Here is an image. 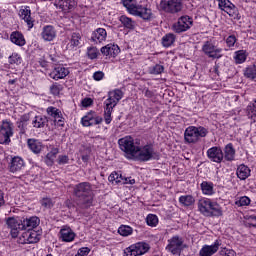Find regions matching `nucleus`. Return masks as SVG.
<instances>
[{
    "instance_id": "f257e3e1",
    "label": "nucleus",
    "mask_w": 256,
    "mask_h": 256,
    "mask_svg": "<svg viewBox=\"0 0 256 256\" xmlns=\"http://www.w3.org/2000/svg\"><path fill=\"white\" fill-rule=\"evenodd\" d=\"M74 195L77 198L78 209H89L93 206V189L91 183L81 182L74 187Z\"/></svg>"
},
{
    "instance_id": "f03ea898",
    "label": "nucleus",
    "mask_w": 256,
    "mask_h": 256,
    "mask_svg": "<svg viewBox=\"0 0 256 256\" xmlns=\"http://www.w3.org/2000/svg\"><path fill=\"white\" fill-rule=\"evenodd\" d=\"M123 95L124 93L123 91H121V89H115L108 92V99L105 101V107H104V121L106 125H109L113 120L111 118L113 109H115L119 101L123 99Z\"/></svg>"
},
{
    "instance_id": "7ed1b4c3",
    "label": "nucleus",
    "mask_w": 256,
    "mask_h": 256,
    "mask_svg": "<svg viewBox=\"0 0 256 256\" xmlns=\"http://www.w3.org/2000/svg\"><path fill=\"white\" fill-rule=\"evenodd\" d=\"M207 133L209 131L203 126H189L184 132V141L185 143L195 145L201 137H207Z\"/></svg>"
},
{
    "instance_id": "20e7f679",
    "label": "nucleus",
    "mask_w": 256,
    "mask_h": 256,
    "mask_svg": "<svg viewBox=\"0 0 256 256\" xmlns=\"http://www.w3.org/2000/svg\"><path fill=\"white\" fill-rule=\"evenodd\" d=\"M155 158V150L151 145H145L143 147L137 146L132 159L136 161H151V159Z\"/></svg>"
},
{
    "instance_id": "39448f33",
    "label": "nucleus",
    "mask_w": 256,
    "mask_h": 256,
    "mask_svg": "<svg viewBox=\"0 0 256 256\" xmlns=\"http://www.w3.org/2000/svg\"><path fill=\"white\" fill-rule=\"evenodd\" d=\"M11 137H13V123L3 120L0 126V145H9Z\"/></svg>"
},
{
    "instance_id": "423d86ee",
    "label": "nucleus",
    "mask_w": 256,
    "mask_h": 256,
    "mask_svg": "<svg viewBox=\"0 0 256 256\" xmlns=\"http://www.w3.org/2000/svg\"><path fill=\"white\" fill-rule=\"evenodd\" d=\"M118 145L126 155H130L133 157L135 155V151H137V145H135V140L131 136H126L118 140Z\"/></svg>"
},
{
    "instance_id": "0eeeda50",
    "label": "nucleus",
    "mask_w": 256,
    "mask_h": 256,
    "mask_svg": "<svg viewBox=\"0 0 256 256\" xmlns=\"http://www.w3.org/2000/svg\"><path fill=\"white\" fill-rule=\"evenodd\" d=\"M160 9L165 13H179L183 9L181 0H162L160 2Z\"/></svg>"
},
{
    "instance_id": "6e6552de",
    "label": "nucleus",
    "mask_w": 256,
    "mask_h": 256,
    "mask_svg": "<svg viewBox=\"0 0 256 256\" xmlns=\"http://www.w3.org/2000/svg\"><path fill=\"white\" fill-rule=\"evenodd\" d=\"M149 251V244L145 242H138L124 250V256H138L144 255Z\"/></svg>"
},
{
    "instance_id": "1a4fd4ad",
    "label": "nucleus",
    "mask_w": 256,
    "mask_h": 256,
    "mask_svg": "<svg viewBox=\"0 0 256 256\" xmlns=\"http://www.w3.org/2000/svg\"><path fill=\"white\" fill-rule=\"evenodd\" d=\"M166 249L172 253V255H181V251H183V238L177 235L173 236L168 240Z\"/></svg>"
},
{
    "instance_id": "9d476101",
    "label": "nucleus",
    "mask_w": 256,
    "mask_h": 256,
    "mask_svg": "<svg viewBox=\"0 0 256 256\" xmlns=\"http://www.w3.org/2000/svg\"><path fill=\"white\" fill-rule=\"evenodd\" d=\"M202 51L205 55H208L211 59H221L223 57V49L213 45V43L206 41L202 46Z\"/></svg>"
},
{
    "instance_id": "9b49d317",
    "label": "nucleus",
    "mask_w": 256,
    "mask_h": 256,
    "mask_svg": "<svg viewBox=\"0 0 256 256\" xmlns=\"http://www.w3.org/2000/svg\"><path fill=\"white\" fill-rule=\"evenodd\" d=\"M218 2V7L221 11H224L229 15V17H233V19H237L239 15V10L236 8L234 4L229 0H216Z\"/></svg>"
},
{
    "instance_id": "f8f14e48",
    "label": "nucleus",
    "mask_w": 256,
    "mask_h": 256,
    "mask_svg": "<svg viewBox=\"0 0 256 256\" xmlns=\"http://www.w3.org/2000/svg\"><path fill=\"white\" fill-rule=\"evenodd\" d=\"M81 123L83 127H93V125H101L103 118L98 116L94 111H90L82 117Z\"/></svg>"
},
{
    "instance_id": "ddd939ff",
    "label": "nucleus",
    "mask_w": 256,
    "mask_h": 256,
    "mask_svg": "<svg viewBox=\"0 0 256 256\" xmlns=\"http://www.w3.org/2000/svg\"><path fill=\"white\" fill-rule=\"evenodd\" d=\"M193 25V18L189 16H182L178 19V22L173 25V30L175 33H183L188 29H191Z\"/></svg>"
},
{
    "instance_id": "4468645a",
    "label": "nucleus",
    "mask_w": 256,
    "mask_h": 256,
    "mask_svg": "<svg viewBox=\"0 0 256 256\" xmlns=\"http://www.w3.org/2000/svg\"><path fill=\"white\" fill-rule=\"evenodd\" d=\"M6 225L11 229L10 233L14 238L19 236V231H23V228L21 227L23 225L22 220L10 217L6 220Z\"/></svg>"
},
{
    "instance_id": "2eb2a0df",
    "label": "nucleus",
    "mask_w": 256,
    "mask_h": 256,
    "mask_svg": "<svg viewBox=\"0 0 256 256\" xmlns=\"http://www.w3.org/2000/svg\"><path fill=\"white\" fill-rule=\"evenodd\" d=\"M132 15H135L136 17H141V19H144V21H149L153 13L151 12V9L136 4V7L134 8Z\"/></svg>"
},
{
    "instance_id": "dca6fc26",
    "label": "nucleus",
    "mask_w": 256,
    "mask_h": 256,
    "mask_svg": "<svg viewBox=\"0 0 256 256\" xmlns=\"http://www.w3.org/2000/svg\"><path fill=\"white\" fill-rule=\"evenodd\" d=\"M207 157L210 161H213V163H221L224 157L223 150L217 146L209 148L207 150Z\"/></svg>"
},
{
    "instance_id": "f3484780",
    "label": "nucleus",
    "mask_w": 256,
    "mask_h": 256,
    "mask_svg": "<svg viewBox=\"0 0 256 256\" xmlns=\"http://www.w3.org/2000/svg\"><path fill=\"white\" fill-rule=\"evenodd\" d=\"M39 223H41V220L37 216L24 218L22 220L21 228L23 229V231H33V229H35L36 227H39Z\"/></svg>"
},
{
    "instance_id": "a211bd4d",
    "label": "nucleus",
    "mask_w": 256,
    "mask_h": 256,
    "mask_svg": "<svg viewBox=\"0 0 256 256\" xmlns=\"http://www.w3.org/2000/svg\"><path fill=\"white\" fill-rule=\"evenodd\" d=\"M54 5L64 13H69V11H73L77 7V2L75 0H57Z\"/></svg>"
},
{
    "instance_id": "6ab92c4d",
    "label": "nucleus",
    "mask_w": 256,
    "mask_h": 256,
    "mask_svg": "<svg viewBox=\"0 0 256 256\" xmlns=\"http://www.w3.org/2000/svg\"><path fill=\"white\" fill-rule=\"evenodd\" d=\"M107 40V30H105L104 28H97L96 30H94L92 32L90 41H92V43H103V41Z\"/></svg>"
},
{
    "instance_id": "aec40b11",
    "label": "nucleus",
    "mask_w": 256,
    "mask_h": 256,
    "mask_svg": "<svg viewBox=\"0 0 256 256\" xmlns=\"http://www.w3.org/2000/svg\"><path fill=\"white\" fill-rule=\"evenodd\" d=\"M41 37L44 41H53L57 37V30L51 25L43 27Z\"/></svg>"
},
{
    "instance_id": "412c9836",
    "label": "nucleus",
    "mask_w": 256,
    "mask_h": 256,
    "mask_svg": "<svg viewBox=\"0 0 256 256\" xmlns=\"http://www.w3.org/2000/svg\"><path fill=\"white\" fill-rule=\"evenodd\" d=\"M102 55H105L106 57H117L121 50L119 49L118 45L115 44H107L106 46L101 48Z\"/></svg>"
},
{
    "instance_id": "4be33fe9",
    "label": "nucleus",
    "mask_w": 256,
    "mask_h": 256,
    "mask_svg": "<svg viewBox=\"0 0 256 256\" xmlns=\"http://www.w3.org/2000/svg\"><path fill=\"white\" fill-rule=\"evenodd\" d=\"M25 168V162L21 157H14L9 165L10 173H21Z\"/></svg>"
},
{
    "instance_id": "5701e85b",
    "label": "nucleus",
    "mask_w": 256,
    "mask_h": 256,
    "mask_svg": "<svg viewBox=\"0 0 256 256\" xmlns=\"http://www.w3.org/2000/svg\"><path fill=\"white\" fill-rule=\"evenodd\" d=\"M69 75V70L63 66H58L50 73L51 79L59 81V79H65Z\"/></svg>"
},
{
    "instance_id": "b1692460",
    "label": "nucleus",
    "mask_w": 256,
    "mask_h": 256,
    "mask_svg": "<svg viewBox=\"0 0 256 256\" xmlns=\"http://www.w3.org/2000/svg\"><path fill=\"white\" fill-rule=\"evenodd\" d=\"M212 201L209 199H201L198 201V211L204 215V217H209Z\"/></svg>"
},
{
    "instance_id": "393cba45",
    "label": "nucleus",
    "mask_w": 256,
    "mask_h": 256,
    "mask_svg": "<svg viewBox=\"0 0 256 256\" xmlns=\"http://www.w3.org/2000/svg\"><path fill=\"white\" fill-rule=\"evenodd\" d=\"M219 251V243L213 245H204L199 251V256H213Z\"/></svg>"
},
{
    "instance_id": "a878e982",
    "label": "nucleus",
    "mask_w": 256,
    "mask_h": 256,
    "mask_svg": "<svg viewBox=\"0 0 256 256\" xmlns=\"http://www.w3.org/2000/svg\"><path fill=\"white\" fill-rule=\"evenodd\" d=\"M49 123V119L46 116L38 115L32 120V125L34 129H43Z\"/></svg>"
},
{
    "instance_id": "bb28decb",
    "label": "nucleus",
    "mask_w": 256,
    "mask_h": 256,
    "mask_svg": "<svg viewBox=\"0 0 256 256\" xmlns=\"http://www.w3.org/2000/svg\"><path fill=\"white\" fill-rule=\"evenodd\" d=\"M22 237L27 241V243H39V234L35 230H26L22 234Z\"/></svg>"
},
{
    "instance_id": "cd10ccee",
    "label": "nucleus",
    "mask_w": 256,
    "mask_h": 256,
    "mask_svg": "<svg viewBox=\"0 0 256 256\" xmlns=\"http://www.w3.org/2000/svg\"><path fill=\"white\" fill-rule=\"evenodd\" d=\"M10 40L14 43V45H18V47H23L26 43L25 36L19 31H14L10 35Z\"/></svg>"
},
{
    "instance_id": "c85d7f7f",
    "label": "nucleus",
    "mask_w": 256,
    "mask_h": 256,
    "mask_svg": "<svg viewBox=\"0 0 256 256\" xmlns=\"http://www.w3.org/2000/svg\"><path fill=\"white\" fill-rule=\"evenodd\" d=\"M62 241L65 243H71L75 239V232L71 228H62L60 230Z\"/></svg>"
},
{
    "instance_id": "c756f323",
    "label": "nucleus",
    "mask_w": 256,
    "mask_h": 256,
    "mask_svg": "<svg viewBox=\"0 0 256 256\" xmlns=\"http://www.w3.org/2000/svg\"><path fill=\"white\" fill-rule=\"evenodd\" d=\"M236 175L241 181H245L247 177L251 175V169L246 165L242 164L237 168Z\"/></svg>"
},
{
    "instance_id": "7c9ffc66",
    "label": "nucleus",
    "mask_w": 256,
    "mask_h": 256,
    "mask_svg": "<svg viewBox=\"0 0 256 256\" xmlns=\"http://www.w3.org/2000/svg\"><path fill=\"white\" fill-rule=\"evenodd\" d=\"M29 149L38 155V153H41V150L43 149V145L41 142L37 139H28L27 140Z\"/></svg>"
},
{
    "instance_id": "2f4dec72",
    "label": "nucleus",
    "mask_w": 256,
    "mask_h": 256,
    "mask_svg": "<svg viewBox=\"0 0 256 256\" xmlns=\"http://www.w3.org/2000/svg\"><path fill=\"white\" fill-rule=\"evenodd\" d=\"M81 45V34L74 32L71 35L70 42L67 44V49H75V47H79Z\"/></svg>"
},
{
    "instance_id": "473e14b6",
    "label": "nucleus",
    "mask_w": 256,
    "mask_h": 256,
    "mask_svg": "<svg viewBox=\"0 0 256 256\" xmlns=\"http://www.w3.org/2000/svg\"><path fill=\"white\" fill-rule=\"evenodd\" d=\"M59 154V148H52L51 151L45 157L46 165L50 166L53 165L57 155Z\"/></svg>"
},
{
    "instance_id": "72a5a7b5",
    "label": "nucleus",
    "mask_w": 256,
    "mask_h": 256,
    "mask_svg": "<svg viewBox=\"0 0 256 256\" xmlns=\"http://www.w3.org/2000/svg\"><path fill=\"white\" fill-rule=\"evenodd\" d=\"M119 21L122 23L123 27H125L126 29H130V31H133V29H135V21H133V19L125 16V15H122L120 18H119Z\"/></svg>"
},
{
    "instance_id": "f704fd0d",
    "label": "nucleus",
    "mask_w": 256,
    "mask_h": 256,
    "mask_svg": "<svg viewBox=\"0 0 256 256\" xmlns=\"http://www.w3.org/2000/svg\"><path fill=\"white\" fill-rule=\"evenodd\" d=\"M224 159H226V161H233L235 159V149L233 148V144L226 145L224 149Z\"/></svg>"
},
{
    "instance_id": "c9c22d12",
    "label": "nucleus",
    "mask_w": 256,
    "mask_h": 256,
    "mask_svg": "<svg viewBox=\"0 0 256 256\" xmlns=\"http://www.w3.org/2000/svg\"><path fill=\"white\" fill-rule=\"evenodd\" d=\"M209 213L208 217H221V215H223V210H221L219 204L212 202Z\"/></svg>"
},
{
    "instance_id": "e433bc0d",
    "label": "nucleus",
    "mask_w": 256,
    "mask_h": 256,
    "mask_svg": "<svg viewBox=\"0 0 256 256\" xmlns=\"http://www.w3.org/2000/svg\"><path fill=\"white\" fill-rule=\"evenodd\" d=\"M179 203L184 205V207H191V205L195 203V198H193L191 195L180 196Z\"/></svg>"
},
{
    "instance_id": "4c0bfd02",
    "label": "nucleus",
    "mask_w": 256,
    "mask_h": 256,
    "mask_svg": "<svg viewBox=\"0 0 256 256\" xmlns=\"http://www.w3.org/2000/svg\"><path fill=\"white\" fill-rule=\"evenodd\" d=\"M174 43H175V36L172 33H168L162 38L163 47H171V45H173Z\"/></svg>"
},
{
    "instance_id": "58836bf2",
    "label": "nucleus",
    "mask_w": 256,
    "mask_h": 256,
    "mask_svg": "<svg viewBox=\"0 0 256 256\" xmlns=\"http://www.w3.org/2000/svg\"><path fill=\"white\" fill-rule=\"evenodd\" d=\"M46 111L50 117H53L54 121L61 118V111L53 106L48 107Z\"/></svg>"
},
{
    "instance_id": "ea45409f",
    "label": "nucleus",
    "mask_w": 256,
    "mask_h": 256,
    "mask_svg": "<svg viewBox=\"0 0 256 256\" xmlns=\"http://www.w3.org/2000/svg\"><path fill=\"white\" fill-rule=\"evenodd\" d=\"M201 189L204 195H213V183L204 181L201 183Z\"/></svg>"
},
{
    "instance_id": "a19ab883",
    "label": "nucleus",
    "mask_w": 256,
    "mask_h": 256,
    "mask_svg": "<svg viewBox=\"0 0 256 256\" xmlns=\"http://www.w3.org/2000/svg\"><path fill=\"white\" fill-rule=\"evenodd\" d=\"M118 233L122 237H129V235H131V233H133V228H131L130 226H127V225H122L118 228Z\"/></svg>"
},
{
    "instance_id": "79ce46f5",
    "label": "nucleus",
    "mask_w": 256,
    "mask_h": 256,
    "mask_svg": "<svg viewBox=\"0 0 256 256\" xmlns=\"http://www.w3.org/2000/svg\"><path fill=\"white\" fill-rule=\"evenodd\" d=\"M146 223L149 225V227H157L159 223V218L155 214H149L146 217Z\"/></svg>"
},
{
    "instance_id": "37998d69",
    "label": "nucleus",
    "mask_w": 256,
    "mask_h": 256,
    "mask_svg": "<svg viewBox=\"0 0 256 256\" xmlns=\"http://www.w3.org/2000/svg\"><path fill=\"white\" fill-rule=\"evenodd\" d=\"M134 2L135 0H122L124 7L127 9L128 13H130V15L133 14V11H135V7H137V4H135Z\"/></svg>"
},
{
    "instance_id": "c03bdc74",
    "label": "nucleus",
    "mask_w": 256,
    "mask_h": 256,
    "mask_svg": "<svg viewBox=\"0 0 256 256\" xmlns=\"http://www.w3.org/2000/svg\"><path fill=\"white\" fill-rule=\"evenodd\" d=\"M123 179V176L117 172H112L109 177H108V181H110V183H121Z\"/></svg>"
},
{
    "instance_id": "a18cd8bd",
    "label": "nucleus",
    "mask_w": 256,
    "mask_h": 256,
    "mask_svg": "<svg viewBox=\"0 0 256 256\" xmlns=\"http://www.w3.org/2000/svg\"><path fill=\"white\" fill-rule=\"evenodd\" d=\"M245 77L248 79H252L253 81H256V66L247 68L244 72Z\"/></svg>"
},
{
    "instance_id": "49530a36",
    "label": "nucleus",
    "mask_w": 256,
    "mask_h": 256,
    "mask_svg": "<svg viewBox=\"0 0 256 256\" xmlns=\"http://www.w3.org/2000/svg\"><path fill=\"white\" fill-rule=\"evenodd\" d=\"M149 71H150L151 75H161V73H163V71H165V68L163 67V65L156 64V65L150 67Z\"/></svg>"
},
{
    "instance_id": "de8ad7c7",
    "label": "nucleus",
    "mask_w": 256,
    "mask_h": 256,
    "mask_svg": "<svg viewBox=\"0 0 256 256\" xmlns=\"http://www.w3.org/2000/svg\"><path fill=\"white\" fill-rule=\"evenodd\" d=\"M248 115L256 122V100L247 107Z\"/></svg>"
},
{
    "instance_id": "09e8293b",
    "label": "nucleus",
    "mask_w": 256,
    "mask_h": 256,
    "mask_svg": "<svg viewBox=\"0 0 256 256\" xmlns=\"http://www.w3.org/2000/svg\"><path fill=\"white\" fill-rule=\"evenodd\" d=\"M247 60V55L245 54V51L240 50L236 52L235 61L236 63H245Z\"/></svg>"
},
{
    "instance_id": "8fccbe9b",
    "label": "nucleus",
    "mask_w": 256,
    "mask_h": 256,
    "mask_svg": "<svg viewBox=\"0 0 256 256\" xmlns=\"http://www.w3.org/2000/svg\"><path fill=\"white\" fill-rule=\"evenodd\" d=\"M50 91H51L52 95H59L61 93V91H63V85H61L59 83H54L50 87Z\"/></svg>"
},
{
    "instance_id": "3c124183",
    "label": "nucleus",
    "mask_w": 256,
    "mask_h": 256,
    "mask_svg": "<svg viewBox=\"0 0 256 256\" xmlns=\"http://www.w3.org/2000/svg\"><path fill=\"white\" fill-rule=\"evenodd\" d=\"M8 61L10 65H19L21 63V56L17 53H13L11 56H9Z\"/></svg>"
},
{
    "instance_id": "603ef678",
    "label": "nucleus",
    "mask_w": 256,
    "mask_h": 256,
    "mask_svg": "<svg viewBox=\"0 0 256 256\" xmlns=\"http://www.w3.org/2000/svg\"><path fill=\"white\" fill-rule=\"evenodd\" d=\"M251 203V199L247 196H242L238 201H236V205L238 207H245Z\"/></svg>"
},
{
    "instance_id": "864d4df0",
    "label": "nucleus",
    "mask_w": 256,
    "mask_h": 256,
    "mask_svg": "<svg viewBox=\"0 0 256 256\" xmlns=\"http://www.w3.org/2000/svg\"><path fill=\"white\" fill-rule=\"evenodd\" d=\"M19 16L21 17V19H27L28 17H31V10L29 9V7H26L24 9L20 10Z\"/></svg>"
},
{
    "instance_id": "5fc2aeb1",
    "label": "nucleus",
    "mask_w": 256,
    "mask_h": 256,
    "mask_svg": "<svg viewBox=\"0 0 256 256\" xmlns=\"http://www.w3.org/2000/svg\"><path fill=\"white\" fill-rule=\"evenodd\" d=\"M41 205L45 209H51V207H53V201L51 200V198H43L41 200Z\"/></svg>"
},
{
    "instance_id": "6e6d98bb",
    "label": "nucleus",
    "mask_w": 256,
    "mask_h": 256,
    "mask_svg": "<svg viewBox=\"0 0 256 256\" xmlns=\"http://www.w3.org/2000/svg\"><path fill=\"white\" fill-rule=\"evenodd\" d=\"M235 43H237V37L235 35H230L226 39L227 47H235Z\"/></svg>"
},
{
    "instance_id": "4d7b16f0",
    "label": "nucleus",
    "mask_w": 256,
    "mask_h": 256,
    "mask_svg": "<svg viewBox=\"0 0 256 256\" xmlns=\"http://www.w3.org/2000/svg\"><path fill=\"white\" fill-rule=\"evenodd\" d=\"M98 53L99 52L96 47L89 48L87 52L89 59H97Z\"/></svg>"
},
{
    "instance_id": "13d9d810",
    "label": "nucleus",
    "mask_w": 256,
    "mask_h": 256,
    "mask_svg": "<svg viewBox=\"0 0 256 256\" xmlns=\"http://www.w3.org/2000/svg\"><path fill=\"white\" fill-rule=\"evenodd\" d=\"M18 125V129L20 131L21 135H25V133L27 132V124L25 122H17Z\"/></svg>"
},
{
    "instance_id": "bf43d9fd",
    "label": "nucleus",
    "mask_w": 256,
    "mask_h": 256,
    "mask_svg": "<svg viewBox=\"0 0 256 256\" xmlns=\"http://www.w3.org/2000/svg\"><path fill=\"white\" fill-rule=\"evenodd\" d=\"M67 163H69V156L60 155L58 157V165H67Z\"/></svg>"
},
{
    "instance_id": "052dcab7",
    "label": "nucleus",
    "mask_w": 256,
    "mask_h": 256,
    "mask_svg": "<svg viewBox=\"0 0 256 256\" xmlns=\"http://www.w3.org/2000/svg\"><path fill=\"white\" fill-rule=\"evenodd\" d=\"M122 185H135V179H132L131 177H122Z\"/></svg>"
},
{
    "instance_id": "680f3d73",
    "label": "nucleus",
    "mask_w": 256,
    "mask_h": 256,
    "mask_svg": "<svg viewBox=\"0 0 256 256\" xmlns=\"http://www.w3.org/2000/svg\"><path fill=\"white\" fill-rule=\"evenodd\" d=\"M105 77V73L103 71H97L93 74L94 81H101Z\"/></svg>"
},
{
    "instance_id": "e2e57ef3",
    "label": "nucleus",
    "mask_w": 256,
    "mask_h": 256,
    "mask_svg": "<svg viewBox=\"0 0 256 256\" xmlns=\"http://www.w3.org/2000/svg\"><path fill=\"white\" fill-rule=\"evenodd\" d=\"M24 21L27 24L28 29H33L35 20L32 19L31 15L28 18H25Z\"/></svg>"
},
{
    "instance_id": "0e129e2a",
    "label": "nucleus",
    "mask_w": 256,
    "mask_h": 256,
    "mask_svg": "<svg viewBox=\"0 0 256 256\" xmlns=\"http://www.w3.org/2000/svg\"><path fill=\"white\" fill-rule=\"evenodd\" d=\"M93 104V99H91V98H84L83 100H82V105H83V107H89V106H91Z\"/></svg>"
},
{
    "instance_id": "69168bd1",
    "label": "nucleus",
    "mask_w": 256,
    "mask_h": 256,
    "mask_svg": "<svg viewBox=\"0 0 256 256\" xmlns=\"http://www.w3.org/2000/svg\"><path fill=\"white\" fill-rule=\"evenodd\" d=\"M248 221L250 227H256V216H250Z\"/></svg>"
},
{
    "instance_id": "338daca9",
    "label": "nucleus",
    "mask_w": 256,
    "mask_h": 256,
    "mask_svg": "<svg viewBox=\"0 0 256 256\" xmlns=\"http://www.w3.org/2000/svg\"><path fill=\"white\" fill-rule=\"evenodd\" d=\"M56 125H58V127H64L65 122L63 121V116L60 115V118H57L56 120H54Z\"/></svg>"
},
{
    "instance_id": "774afa93",
    "label": "nucleus",
    "mask_w": 256,
    "mask_h": 256,
    "mask_svg": "<svg viewBox=\"0 0 256 256\" xmlns=\"http://www.w3.org/2000/svg\"><path fill=\"white\" fill-rule=\"evenodd\" d=\"M29 119H30L29 114H24V115L21 116L20 122L21 123H26V125H27V122L29 121Z\"/></svg>"
}]
</instances>
